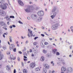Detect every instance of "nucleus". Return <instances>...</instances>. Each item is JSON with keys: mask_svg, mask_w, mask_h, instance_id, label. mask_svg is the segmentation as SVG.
Segmentation results:
<instances>
[{"mask_svg": "<svg viewBox=\"0 0 73 73\" xmlns=\"http://www.w3.org/2000/svg\"><path fill=\"white\" fill-rule=\"evenodd\" d=\"M25 11L27 13H29V12H31L30 9H29V7H28L26 9H25Z\"/></svg>", "mask_w": 73, "mask_h": 73, "instance_id": "nucleus-16", "label": "nucleus"}, {"mask_svg": "<svg viewBox=\"0 0 73 73\" xmlns=\"http://www.w3.org/2000/svg\"><path fill=\"white\" fill-rule=\"evenodd\" d=\"M44 56H42L40 58V61H44Z\"/></svg>", "mask_w": 73, "mask_h": 73, "instance_id": "nucleus-23", "label": "nucleus"}, {"mask_svg": "<svg viewBox=\"0 0 73 73\" xmlns=\"http://www.w3.org/2000/svg\"><path fill=\"white\" fill-rule=\"evenodd\" d=\"M44 44L45 45H47V44H48V43L47 42H44Z\"/></svg>", "mask_w": 73, "mask_h": 73, "instance_id": "nucleus-52", "label": "nucleus"}, {"mask_svg": "<svg viewBox=\"0 0 73 73\" xmlns=\"http://www.w3.org/2000/svg\"><path fill=\"white\" fill-rule=\"evenodd\" d=\"M3 35H8V33H4L3 34Z\"/></svg>", "mask_w": 73, "mask_h": 73, "instance_id": "nucleus-47", "label": "nucleus"}, {"mask_svg": "<svg viewBox=\"0 0 73 73\" xmlns=\"http://www.w3.org/2000/svg\"><path fill=\"white\" fill-rule=\"evenodd\" d=\"M3 36L4 38H5V35L4 34H3Z\"/></svg>", "mask_w": 73, "mask_h": 73, "instance_id": "nucleus-56", "label": "nucleus"}, {"mask_svg": "<svg viewBox=\"0 0 73 73\" xmlns=\"http://www.w3.org/2000/svg\"><path fill=\"white\" fill-rule=\"evenodd\" d=\"M24 61H27V60H28L27 59H25V58H24Z\"/></svg>", "mask_w": 73, "mask_h": 73, "instance_id": "nucleus-53", "label": "nucleus"}, {"mask_svg": "<svg viewBox=\"0 0 73 73\" xmlns=\"http://www.w3.org/2000/svg\"><path fill=\"white\" fill-rule=\"evenodd\" d=\"M41 36L42 37H44V36H45V35L43 34H41Z\"/></svg>", "mask_w": 73, "mask_h": 73, "instance_id": "nucleus-49", "label": "nucleus"}, {"mask_svg": "<svg viewBox=\"0 0 73 73\" xmlns=\"http://www.w3.org/2000/svg\"><path fill=\"white\" fill-rule=\"evenodd\" d=\"M7 13L2 10H0V15L2 16H5Z\"/></svg>", "mask_w": 73, "mask_h": 73, "instance_id": "nucleus-2", "label": "nucleus"}, {"mask_svg": "<svg viewBox=\"0 0 73 73\" xmlns=\"http://www.w3.org/2000/svg\"><path fill=\"white\" fill-rule=\"evenodd\" d=\"M66 43H67V44H70V43L68 41L66 40Z\"/></svg>", "mask_w": 73, "mask_h": 73, "instance_id": "nucleus-51", "label": "nucleus"}, {"mask_svg": "<svg viewBox=\"0 0 73 73\" xmlns=\"http://www.w3.org/2000/svg\"><path fill=\"white\" fill-rule=\"evenodd\" d=\"M47 52V51H46V50H43V53H44V54H46Z\"/></svg>", "mask_w": 73, "mask_h": 73, "instance_id": "nucleus-29", "label": "nucleus"}, {"mask_svg": "<svg viewBox=\"0 0 73 73\" xmlns=\"http://www.w3.org/2000/svg\"><path fill=\"white\" fill-rule=\"evenodd\" d=\"M58 25H59V24L58 23H57L55 24L52 25L51 28L52 30H56L57 29Z\"/></svg>", "mask_w": 73, "mask_h": 73, "instance_id": "nucleus-1", "label": "nucleus"}, {"mask_svg": "<svg viewBox=\"0 0 73 73\" xmlns=\"http://www.w3.org/2000/svg\"><path fill=\"white\" fill-rule=\"evenodd\" d=\"M5 3L4 0H0V4H3Z\"/></svg>", "mask_w": 73, "mask_h": 73, "instance_id": "nucleus-19", "label": "nucleus"}, {"mask_svg": "<svg viewBox=\"0 0 73 73\" xmlns=\"http://www.w3.org/2000/svg\"><path fill=\"white\" fill-rule=\"evenodd\" d=\"M56 15H57V12H54L53 13L52 15H51L50 17L52 19H53L56 16Z\"/></svg>", "mask_w": 73, "mask_h": 73, "instance_id": "nucleus-8", "label": "nucleus"}, {"mask_svg": "<svg viewBox=\"0 0 73 73\" xmlns=\"http://www.w3.org/2000/svg\"><path fill=\"white\" fill-rule=\"evenodd\" d=\"M52 13H54V12H58L59 11L57 9V7L56 6H54L52 9Z\"/></svg>", "mask_w": 73, "mask_h": 73, "instance_id": "nucleus-3", "label": "nucleus"}, {"mask_svg": "<svg viewBox=\"0 0 73 73\" xmlns=\"http://www.w3.org/2000/svg\"><path fill=\"white\" fill-rule=\"evenodd\" d=\"M7 54H11V52H7Z\"/></svg>", "mask_w": 73, "mask_h": 73, "instance_id": "nucleus-40", "label": "nucleus"}, {"mask_svg": "<svg viewBox=\"0 0 73 73\" xmlns=\"http://www.w3.org/2000/svg\"><path fill=\"white\" fill-rule=\"evenodd\" d=\"M57 58L60 61L62 62V63L63 64H65V62H64V59H61L59 58Z\"/></svg>", "mask_w": 73, "mask_h": 73, "instance_id": "nucleus-13", "label": "nucleus"}, {"mask_svg": "<svg viewBox=\"0 0 73 73\" xmlns=\"http://www.w3.org/2000/svg\"><path fill=\"white\" fill-rule=\"evenodd\" d=\"M28 31L29 32L28 33L27 36H28L29 38V37H31H31H32V36H33V34H32V31H30V29H28Z\"/></svg>", "mask_w": 73, "mask_h": 73, "instance_id": "nucleus-4", "label": "nucleus"}, {"mask_svg": "<svg viewBox=\"0 0 73 73\" xmlns=\"http://www.w3.org/2000/svg\"><path fill=\"white\" fill-rule=\"evenodd\" d=\"M12 37L11 36H9V39H12Z\"/></svg>", "mask_w": 73, "mask_h": 73, "instance_id": "nucleus-54", "label": "nucleus"}, {"mask_svg": "<svg viewBox=\"0 0 73 73\" xmlns=\"http://www.w3.org/2000/svg\"><path fill=\"white\" fill-rule=\"evenodd\" d=\"M3 4V6L2 8V9H6L7 8V5H8V3H5L4 4Z\"/></svg>", "mask_w": 73, "mask_h": 73, "instance_id": "nucleus-9", "label": "nucleus"}, {"mask_svg": "<svg viewBox=\"0 0 73 73\" xmlns=\"http://www.w3.org/2000/svg\"><path fill=\"white\" fill-rule=\"evenodd\" d=\"M18 52L19 53H20L21 54H22V52L21 51H19Z\"/></svg>", "mask_w": 73, "mask_h": 73, "instance_id": "nucleus-43", "label": "nucleus"}, {"mask_svg": "<svg viewBox=\"0 0 73 73\" xmlns=\"http://www.w3.org/2000/svg\"><path fill=\"white\" fill-rule=\"evenodd\" d=\"M10 18H15L14 16H10Z\"/></svg>", "mask_w": 73, "mask_h": 73, "instance_id": "nucleus-46", "label": "nucleus"}, {"mask_svg": "<svg viewBox=\"0 0 73 73\" xmlns=\"http://www.w3.org/2000/svg\"><path fill=\"white\" fill-rule=\"evenodd\" d=\"M18 3L20 5H21V6H23L24 5V4L20 0H18Z\"/></svg>", "mask_w": 73, "mask_h": 73, "instance_id": "nucleus-11", "label": "nucleus"}, {"mask_svg": "<svg viewBox=\"0 0 73 73\" xmlns=\"http://www.w3.org/2000/svg\"><path fill=\"white\" fill-rule=\"evenodd\" d=\"M13 51L14 52H16V48H15L14 49H13Z\"/></svg>", "mask_w": 73, "mask_h": 73, "instance_id": "nucleus-34", "label": "nucleus"}, {"mask_svg": "<svg viewBox=\"0 0 73 73\" xmlns=\"http://www.w3.org/2000/svg\"><path fill=\"white\" fill-rule=\"evenodd\" d=\"M6 19L7 20L9 21V20H11L10 18H9V17H7Z\"/></svg>", "mask_w": 73, "mask_h": 73, "instance_id": "nucleus-30", "label": "nucleus"}, {"mask_svg": "<svg viewBox=\"0 0 73 73\" xmlns=\"http://www.w3.org/2000/svg\"><path fill=\"white\" fill-rule=\"evenodd\" d=\"M46 72H47L46 69L45 68H44L43 70V73H46Z\"/></svg>", "mask_w": 73, "mask_h": 73, "instance_id": "nucleus-22", "label": "nucleus"}, {"mask_svg": "<svg viewBox=\"0 0 73 73\" xmlns=\"http://www.w3.org/2000/svg\"><path fill=\"white\" fill-rule=\"evenodd\" d=\"M9 40L10 42H12V39H10Z\"/></svg>", "mask_w": 73, "mask_h": 73, "instance_id": "nucleus-57", "label": "nucleus"}, {"mask_svg": "<svg viewBox=\"0 0 73 73\" xmlns=\"http://www.w3.org/2000/svg\"><path fill=\"white\" fill-rule=\"evenodd\" d=\"M3 4H0V7L1 9H3Z\"/></svg>", "mask_w": 73, "mask_h": 73, "instance_id": "nucleus-32", "label": "nucleus"}, {"mask_svg": "<svg viewBox=\"0 0 73 73\" xmlns=\"http://www.w3.org/2000/svg\"><path fill=\"white\" fill-rule=\"evenodd\" d=\"M18 23H20V24H23V22H21L20 21H18Z\"/></svg>", "mask_w": 73, "mask_h": 73, "instance_id": "nucleus-35", "label": "nucleus"}, {"mask_svg": "<svg viewBox=\"0 0 73 73\" xmlns=\"http://www.w3.org/2000/svg\"><path fill=\"white\" fill-rule=\"evenodd\" d=\"M41 29H45V27H44L42 26V27H41Z\"/></svg>", "mask_w": 73, "mask_h": 73, "instance_id": "nucleus-48", "label": "nucleus"}, {"mask_svg": "<svg viewBox=\"0 0 73 73\" xmlns=\"http://www.w3.org/2000/svg\"><path fill=\"white\" fill-rule=\"evenodd\" d=\"M12 26L13 28H15V27H16V26L14 25H13Z\"/></svg>", "mask_w": 73, "mask_h": 73, "instance_id": "nucleus-59", "label": "nucleus"}, {"mask_svg": "<svg viewBox=\"0 0 73 73\" xmlns=\"http://www.w3.org/2000/svg\"><path fill=\"white\" fill-rule=\"evenodd\" d=\"M27 19H28V20H31V18H30V17H27Z\"/></svg>", "mask_w": 73, "mask_h": 73, "instance_id": "nucleus-41", "label": "nucleus"}, {"mask_svg": "<svg viewBox=\"0 0 73 73\" xmlns=\"http://www.w3.org/2000/svg\"><path fill=\"white\" fill-rule=\"evenodd\" d=\"M56 54L57 56H59V55H60V53H59V52H56Z\"/></svg>", "mask_w": 73, "mask_h": 73, "instance_id": "nucleus-37", "label": "nucleus"}, {"mask_svg": "<svg viewBox=\"0 0 73 73\" xmlns=\"http://www.w3.org/2000/svg\"><path fill=\"white\" fill-rule=\"evenodd\" d=\"M12 47L11 46H9V49H10V50H11L12 49Z\"/></svg>", "mask_w": 73, "mask_h": 73, "instance_id": "nucleus-55", "label": "nucleus"}, {"mask_svg": "<svg viewBox=\"0 0 73 73\" xmlns=\"http://www.w3.org/2000/svg\"><path fill=\"white\" fill-rule=\"evenodd\" d=\"M40 45L42 48H45V45H43V43H41L40 44Z\"/></svg>", "mask_w": 73, "mask_h": 73, "instance_id": "nucleus-27", "label": "nucleus"}, {"mask_svg": "<svg viewBox=\"0 0 73 73\" xmlns=\"http://www.w3.org/2000/svg\"><path fill=\"white\" fill-rule=\"evenodd\" d=\"M73 46H70V49H72V47Z\"/></svg>", "mask_w": 73, "mask_h": 73, "instance_id": "nucleus-58", "label": "nucleus"}, {"mask_svg": "<svg viewBox=\"0 0 73 73\" xmlns=\"http://www.w3.org/2000/svg\"><path fill=\"white\" fill-rule=\"evenodd\" d=\"M6 70L8 71L10 70H11V68H10L8 65H7L6 66Z\"/></svg>", "mask_w": 73, "mask_h": 73, "instance_id": "nucleus-20", "label": "nucleus"}, {"mask_svg": "<svg viewBox=\"0 0 73 73\" xmlns=\"http://www.w3.org/2000/svg\"><path fill=\"white\" fill-rule=\"evenodd\" d=\"M9 28H10V29H12V28H13V26L12 25H11L9 26Z\"/></svg>", "mask_w": 73, "mask_h": 73, "instance_id": "nucleus-45", "label": "nucleus"}, {"mask_svg": "<svg viewBox=\"0 0 73 73\" xmlns=\"http://www.w3.org/2000/svg\"><path fill=\"white\" fill-rule=\"evenodd\" d=\"M7 24H8V25H9V21L7 22Z\"/></svg>", "mask_w": 73, "mask_h": 73, "instance_id": "nucleus-63", "label": "nucleus"}, {"mask_svg": "<svg viewBox=\"0 0 73 73\" xmlns=\"http://www.w3.org/2000/svg\"><path fill=\"white\" fill-rule=\"evenodd\" d=\"M11 46L12 47L13 49H14V48H15V45L13 44H12L11 45Z\"/></svg>", "mask_w": 73, "mask_h": 73, "instance_id": "nucleus-24", "label": "nucleus"}, {"mask_svg": "<svg viewBox=\"0 0 73 73\" xmlns=\"http://www.w3.org/2000/svg\"><path fill=\"white\" fill-rule=\"evenodd\" d=\"M10 57L11 60H13V55H10Z\"/></svg>", "mask_w": 73, "mask_h": 73, "instance_id": "nucleus-31", "label": "nucleus"}, {"mask_svg": "<svg viewBox=\"0 0 73 73\" xmlns=\"http://www.w3.org/2000/svg\"><path fill=\"white\" fill-rule=\"evenodd\" d=\"M23 54L24 56H27V54L26 52H25L23 53Z\"/></svg>", "mask_w": 73, "mask_h": 73, "instance_id": "nucleus-33", "label": "nucleus"}, {"mask_svg": "<svg viewBox=\"0 0 73 73\" xmlns=\"http://www.w3.org/2000/svg\"><path fill=\"white\" fill-rule=\"evenodd\" d=\"M38 15L39 16H42L44 15V12L42 11H39L38 12Z\"/></svg>", "mask_w": 73, "mask_h": 73, "instance_id": "nucleus-6", "label": "nucleus"}, {"mask_svg": "<svg viewBox=\"0 0 73 73\" xmlns=\"http://www.w3.org/2000/svg\"><path fill=\"white\" fill-rule=\"evenodd\" d=\"M37 44V42H35L33 43L34 45H36Z\"/></svg>", "mask_w": 73, "mask_h": 73, "instance_id": "nucleus-36", "label": "nucleus"}, {"mask_svg": "<svg viewBox=\"0 0 73 73\" xmlns=\"http://www.w3.org/2000/svg\"><path fill=\"white\" fill-rule=\"evenodd\" d=\"M57 50L56 49H53V50L52 52L54 54H55V53H56V51H57Z\"/></svg>", "mask_w": 73, "mask_h": 73, "instance_id": "nucleus-25", "label": "nucleus"}, {"mask_svg": "<svg viewBox=\"0 0 73 73\" xmlns=\"http://www.w3.org/2000/svg\"><path fill=\"white\" fill-rule=\"evenodd\" d=\"M5 25V23L3 21H1L0 23V27H1V26H4Z\"/></svg>", "mask_w": 73, "mask_h": 73, "instance_id": "nucleus-15", "label": "nucleus"}, {"mask_svg": "<svg viewBox=\"0 0 73 73\" xmlns=\"http://www.w3.org/2000/svg\"><path fill=\"white\" fill-rule=\"evenodd\" d=\"M38 38V37L37 36L35 37L34 38V40H36V39H37V38Z\"/></svg>", "mask_w": 73, "mask_h": 73, "instance_id": "nucleus-44", "label": "nucleus"}, {"mask_svg": "<svg viewBox=\"0 0 73 73\" xmlns=\"http://www.w3.org/2000/svg\"><path fill=\"white\" fill-rule=\"evenodd\" d=\"M6 48H7V47L6 46H4L3 47V49H6Z\"/></svg>", "mask_w": 73, "mask_h": 73, "instance_id": "nucleus-42", "label": "nucleus"}, {"mask_svg": "<svg viewBox=\"0 0 73 73\" xmlns=\"http://www.w3.org/2000/svg\"><path fill=\"white\" fill-rule=\"evenodd\" d=\"M35 70L36 71H40V69L39 68H37L35 69Z\"/></svg>", "mask_w": 73, "mask_h": 73, "instance_id": "nucleus-28", "label": "nucleus"}, {"mask_svg": "<svg viewBox=\"0 0 73 73\" xmlns=\"http://www.w3.org/2000/svg\"><path fill=\"white\" fill-rule=\"evenodd\" d=\"M42 20V18L41 17L38 18L37 20H35V21H38V22H39V21H41Z\"/></svg>", "mask_w": 73, "mask_h": 73, "instance_id": "nucleus-14", "label": "nucleus"}, {"mask_svg": "<svg viewBox=\"0 0 73 73\" xmlns=\"http://www.w3.org/2000/svg\"><path fill=\"white\" fill-rule=\"evenodd\" d=\"M72 71H73V69L72 68H67V72L68 73H70Z\"/></svg>", "mask_w": 73, "mask_h": 73, "instance_id": "nucleus-10", "label": "nucleus"}, {"mask_svg": "<svg viewBox=\"0 0 73 73\" xmlns=\"http://www.w3.org/2000/svg\"><path fill=\"white\" fill-rule=\"evenodd\" d=\"M23 73H27L28 71L27 70L24 69L23 70Z\"/></svg>", "mask_w": 73, "mask_h": 73, "instance_id": "nucleus-26", "label": "nucleus"}, {"mask_svg": "<svg viewBox=\"0 0 73 73\" xmlns=\"http://www.w3.org/2000/svg\"><path fill=\"white\" fill-rule=\"evenodd\" d=\"M17 60L18 61H20V58L19 57H18L17 58Z\"/></svg>", "mask_w": 73, "mask_h": 73, "instance_id": "nucleus-38", "label": "nucleus"}, {"mask_svg": "<svg viewBox=\"0 0 73 73\" xmlns=\"http://www.w3.org/2000/svg\"><path fill=\"white\" fill-rule=\"evenodd\" d=\"M51 5H53V2L52 1H51Z\"/></svg>", "mask_w": 73, "mask_h": 73, "instance_id": "nucleus-39", "label": "nucleus"}, {"mask_svg": "<svg viewBox=\"0 0 73 73\" xmlns=\"http://www.w3.org/2000/svg\"><path fill=\"white\" fill-rule=\"evenodd\" d=\"M21 38H22V39H24V37L23 36H21Z\"/></svg>", "mask_w": 73, "mask_h": 73, "instance_id": "nucleus-64", "label": "nucleus"}, {"mask_svg": "<svg viewBox=\"0 0 73 73\" xmlns=\"http://www.w3.org/2000/svg\"><path fill=\"white\" fill-rule=\"evenodd\" d=\"M31 17V18H32L33 20H36L37 19V15L36 14H32Z\"/></svg>", "mask_w": 73, "mask_h": 73, "instance_id": "nucleus-5", "label": "nucleus"}, {"mask_svg": "<svg viewBox=\"0 0 73 73\" xmlns=\"http://www.w3.org/2000/svg\"><path fill=\"white\" fill-rule=\"evenodd\" d=\"M38 51L37 50V49H36V48L35 49V52H38Z\"/></svg>", "mask_w": 73, "mask_h": 73, "instance_id": "nucleus-50", "label": "nucleus"}, {"mask_svg": "<svg viewBox=\"0 0 73 73\" xmlns=\"http://www.w3.org/2000/svg\"><path fill=\"white\" fill-rule=\"evenodd\" d=\"M16 69H15L14 70V73H16Z\"/></svg>", "mask_w": 73, "mask_h": 73, "instance_id": "nucleus-60", "label": "nucleus"}, {"mask_svg": "<svg viewBox=\"0 0 73 73\" xmlns=\"http://www.w3.org/2000/svg\"><path fill=\"white\" fill-rule=\"evenodd\" d=\"M3 57H4L3 54H0V60H1L3 58Z\"/></svg>", "mask_w": 73, "mask_h": 73, "instance_id": "nucleus-21", "label": "nucleus"}, {"mask_svg": "<svg viewBox=\"0 0 73 73\" xmlns=\"http://www.w3.org/2000/svg\"><path fill=\"white\" fill-rule=\"evenodd\" d=\"M61 70L62 72H65L66 70V68L65 67H62V68Z\"/></svg>", "mask_w": 73, "mask_h": 73, "instance_id": "nucleus-18", "label": "nucleus"}, {"mask_svg": "<svg viewBox=\"0 0 73 73\" xmlns=\"http://www.w3.org/2000/svg\"><path fill=\"white\" fill-rule=\"evenodd\" d=\"M2 65H3L2 64H0V68H1Z\"/></svg>", "mask_w": 73, "mask_h": 73, "instance_id": "nucleus-61", "label": "nucleus"}, {"mask_svg": "<svg viewBox=\"0 0 73 73\" xmlns=\"http://www.w3.org/2000/svg\"><path fill=\"white\" fill-rule=\"evenodd\" d=\"M44 67H45V68L46 69H49L50 68L49 65L46 63H45L44 64Z\"/></svg>", "mask_w": 73, "mask_h": 73, "instance_id": "nucleus-12", "label": "nucleus"}, {"mask_svg": "<svg viewBox=\"0 0 73 73\" xmlns=\"http://www.w3.org/2000/svg\"><path fill=\"white\" fill-rule=\"evenodd\" d=\"M35 66V63H32L30 64V68L31 69L34 68Z\"/></svg>", "mask_w": 73, "mask_h": 73, "instance_id": "nucleus-7", "label": "nucleus"}, {"mask_svg": "<svg viewBox=\"0 0 73 73\" xmlns=\"http://www.w3.org/2000/svg\"><path fill=\"white\" fill-rule=\"evenodd\" d=\"M28 7L29 8V9H30V11H31V10L32 11H33V10L34 9V8H35L33 6H31Z\"/></svg>", "mask_w": 73, "mask_h": 73, "instance_id": "nucleus-17", "label": "nucleus"}, {"mask_svg": "<svg viewBox=\"0 0 73 73\" xmlns=\"http://www.w3.org/2000/svg\"><path fill=\"white\" fill-rule=\"evenodd\" d=\"M29 52H30L31 53V52H32V49H30Z\"/></svg>", "mask_w": 73, "mask_h": 73, "instance_id": "nucleus-62", "label": "nucleus"}]
</instances>
